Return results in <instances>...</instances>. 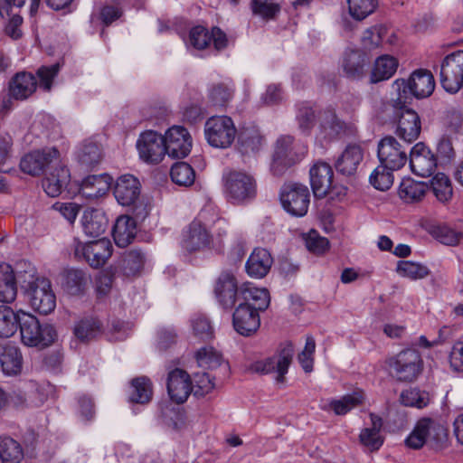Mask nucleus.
Wrapping results in <instances>:
<instances>
[{
	"instance_id": "680f3d73",
	"label": "nucleus",
	"mask_w": 463,
	"mask_h": 463,
	"mask_svg": "<svg viewBox=\"0 0 463 463\" xmlns=\"http://www.w3.org/2000/svg\"><path fill=\"white\" fill-rule=\"evenodd\" d=\"M385 33L386 29L379 25L366 29L361 38L364 47L369 50L378 47L383 42Z\"/></svg>"
},
{
	"instance_id": "9d476101",
	"label": "nucleus",
	"mask_w": 463,
	"mask_h": 463,
	"mask_svg": "<svg viewBox=\"0 0 463 463\" xmlns=\"http://www.w3.org/2000/svg\"><path fill=\"white\" fill-rule=\"evenodd\" d=\"M280 202L284 210L296 217L307 214L310 193L307 185L299 183L285 184L279 194Z\"/></svg>"
},
{
	"instance_id": "6ab92c4d",
	"label": "nucleus",
	"mask_w": 463,
	"mask_h": 463,
	"mask_svg": "<svg viewBox=\"0 0 463 463\" xmlns=\"http://www.w3.org/2000/svg\"><path fill=\"white\" fill-rule=\"evenodd\" d=\"M240 290L241 288L238 287V281L232 273H221L215 283L214 293L218 303L223 308L231 309L237 301L241 300Z\"/></svg>"
},
{
	"instance_id": "c85d7f7f",
	"label": "nucleus",
	"mask_w": 463,
	"mask_h": 463,
	"mask_svg": "<svg viewBox=\"0 0 463 463\" xmlns=\"http://www.w3.org/2000/svg\"><path fill=\"white\" fill-rule=\"evenodd\" d=\"M36 87L35 77L30 72L21 71L9 81V93L14 99L24 100L36 90Z\"/></svg>"
},
{
	"instance_id": "37998d69",
	"label": "nucleus",
	"mask_w": 463,
	"mask_h": 463,
	"mask_svg": "<svg viewBox=\"0 0 463 463\" xmlns=\"http://www.w3.org/2000/svg\"><path fill=\"white\" fill-rule=\"evenodd\" d=\"M146 262V255L138 250H131L122 256L120 269L128 276H136L140 273Z\"/></svg>"
},
{
	"instance_id": "a211bd4d",
	"label": "nucleus",
	"mask_w": 463,
	"mask_h": 463,
	"mask_svg": "<svg viewBox=\"0 0 463 463\" xmlns=\"http://www.w3.org/2000/svg\"><path fill=\"white\" fill-rule=\"evenodd\" d=\"M378 158L385 167L398 170L407 162V151L393 137H386L378 145Z\"/></svg>"
},
{
	"instance_id": "2eb2a0df",
	"label": "nucleus",
	"mask_w": 463,
	"mask_h": 463,
	"mask_svg": "<svg viewBox=\"0 0 463 463\" xmlns=\"http://www.w3.org/2000/svg\"><path fill=\"white\" fill-rule=\"evenodd\" d=\"M60 156L59 151L54 147L34 150L24 156L20 161L21 170L30 175L37 176L47 168L56 165Z\"/></svg>"
},
{
	"instance_id": "bf43d9fd",
	"label": "nucleus",
	"mask_w": 463,
	"mask_h": 463,
	"mask_svg": "<svg viewBox=\"0 0 463 463\" xmlns=\"http://www.w3.org/2000/svg\"><path fill=\"white\" fill-rule=\"evenodd\" d=\"M316 342L313 336H307L304 349L298 355V363L306 373H311L314 367Z\"/></svg>"
},
{
	"instance_id": "ddd939ff",
	"label": "nucleus",
	"mask_w": 463,
	"mask_h": 463,
	"mask_svg": "<svg viewBox=\"0 0 463 463\" xmlns=\"http://www.w3.org/2000/svg\"><path fill=\"white\" fill-rule=\"evenodd\" d=\"M440 84L449 93H457L463 86V51L447 55L440 66Z\"/></svg>"
},
{
	"instance_id": "cd10ccee",
	"label": "nucleus",
	"mask_w": 463,
	"mask_h": 463,
	"mask_svg": "<svg viewBox=\"0 0 463 463\" xmlns=\"http://www.w3.org/2000/svg\"><path fill=\"white\" fill-rule=\"evenodd\" d=\"M364 401V393L362 391H355L339 399H331L326 402H323L320 408L326 411H333L335 415L342 416L361 405Z\"/></svg>"
},
{
	"instance_id": "7c9ffc66",
	"label": "nucleus",
	"mask_w": 463,
	"mask_h": 463,
	"mask_svg": "<svg viewBox=\"0 0 463 463\" xmlns=\"http://www.w3.org/2000/svg\"><path fill=\"white\" fill-rule=\"evenodd\" d=\"M364 158V152L359 145H349L335 162L336 170L344 175H353Z\"/></svg>"
},
{
	"instance_id": "79ce46f5",
	"label": "nucleus",
	"mask_w": 463,
	"mask_h": 463,
	"mask_svg": "<svg viewBox=\"0 0 463 463\" xmlns=\"http://www.w3.org/2000/svg\"><path fill=\"white\" fill-rule=\"evenodd\" d=\"M426 189L427 186L424 183L405 178L400 184L399 196L406 203L418 202L424 197Z\"/></svg>"
},
{
	"instance_id": "f8f14e48",
	"label": "nucleus",
	"mask_w": 463,
	"mask_h": 463,
	"mask_svg": "<svg viewBox=\"0 0 463 463\" xmlns=\"http://www.w3.org/2000/svg\"><path fill=\"white\" fill-rule=\"evenodd\" d=\"M181 248L188 252H199L211 249L213 237L200 219H194L182 232Z\"/></svg>"
},
{
	"instance_id": "2f4dec72",
	"label": "nucleus",
	"mask_w": 463,
	"mask_h": 463,
	"mask_svg": "<svg viewBox=\"0 0 463 463\" xmlns=\"http://www.w3.org/2000/svg\"><path fill=\"white\" fill-rule=\"evenodd\" d=\"M240 294L241 296V303L250 305L251 308H255L258 313L266 310L269 306V294L264 288H260L245 284L241 287Z\"/></svg>"
},
{
	"instance_id": "a878e982",
	"label": "nucleus",
	"mask_w": 463,
	"mask_h": 463,
	"mask_svg": "<svg viewBox=\"0 0 463 463\" xmlns=\"http://www.w3.org/2000/svg\"><path fill=\"white\" fill-rule=\"evenodd\" d=\"M70 179L71 174L69 169L58 160L56 165L51 167V171L43 180V188L50 197H57L66 188Z\"/></svg>"
},
{
	"instance_id": "0e129e2a",
	"label": "nucleus",
	"mask_w": 463,
	"mask_h": 463,
	"mask_svg": "<svg viewBox=\"0 0 463 463\" xmlns=\"http://www.w3.org/2000/svg\"><path fill=\"white\" fill-rule=\"evenodd\" d=\"M306 246L309 251L321 254L329 248V241L316 231H311L306 237Z\"/></svg>"
},
{
	"instance_id": "49530a36",
	"label": "nucleus",
	"mask_w": 463,
	"mask_h": 463,
	"mask_svg": "<svg viewBox=\"0 0 463 463\" xmlns=\"http://www.w3.org/2000/svg\"><path fill=\"white\" fill-rule=\"evenodd\" d=\"M170 176L175 184L189 187L194 183L195 172L189 164L178 162L171 167Z\"/></svg>"
},
{
	"instance_id": "58836bf2",
	"label": "nucleus",
	"mask_w": 463,
	"mask_h": 463,
	"mask_svg": "<svg viewBox=\"0 0 463 463\" xmlns=\"http://www.w3.org/2000/svg\"><path fill=\"white\" fill-rule=\"evenodd\" d=\"M77 160L85 168L98 165L103 157L100 146L92 141L85 142L77 151Z\"/></svg>"
},
{
	"instance_id": "e433bc0d",
	"label": "nucleus",
	"mask_w": 463,
	"mask_h": 463,
	"mask_svg": "<svg viewBox=\"0 0 463 463\" xmlns=\"http://www.w3.org/2000/svg\"><path fill=\"white\" fill-rule=\"evenodd\" d=\"M0 365L5 374H17L22 368V355L19 349L14 345L1 346Z\"/></svg>"
},
{
	"instance_id": "393cba45",
	"label": "nucleus",
	"mask_w": 463,
	"mask_h": 463,
	"mask_svg": "<svg viewBox=\"0 0 463 463\" xmlns=\"http://www.w3.org/2000/svg\"><path fill=\"white\" fill-rule=\"evenodd\" d=\"M166 385L171 400L176 403L184 402L192 392L190 376L182 369H175L169 373Z\"/></svg>"
},
{
	"instance_id": "f3484780",
	"label": "nucleus",
	"mask_w": 463,
	"mask_h": 463,
	"mask_svg": "<svg viewBox=\"0 0 463 463\" xmlns=\"http://www.w3.org/2000/svg\"><path fill=\"white\" fill-rule=\"evenodd\" d=\"M293 354V346L288 344L271 357L256 362L252 365V370L261 373H278L277 381L282 382L284 375L288 373Z\"/></svg>"
},
{
	"instance_id": "1a4fd4ad",
	"label": "nucleus",
	"mask_w": 463,
	"mask_h": 463,
	"mask_svg": "<svg viewBox=\"0 0 463 463\" xmlns=\"http://www.w3.org/2000/svg\"><path fill=\"white\" fill-rule=\"evenodd\" d=\"M392 106L397 118V136L405 143L411 144L416 140L421 130V121L419 114L406 106V101L401 98L392 99Z\"/></svg>"
},
{
	"instance_id": "13d9d810",
	"label": "nucleus",
	"mask_w": 463,
	"mask_h": 463,
	"mask_svg": "<svg viewBox=\"0 0 463 463\" xmlns=\"http://www.w3.org/2000/svg\"><path fill=\"white\" fill-rule=\"evenodd\" d=\"M215 388L214 377L208 373H197L194 374L192 383V392L197 397H203Z\"/></svg>"
},
{
	"instance_id": "09e8293b",
	"label": "nucleus",
	"mask_w": 463,
	"mask_h": 463,
	"mask_svg": "<svg viewBox=\"0 0 463 463\" xmlns=\"http://www.w3.org/2000/svg\"><path fill=\"white\" fill-rule=\"evenodd\" d=\"M400 401L404 406L422 409L430 403L431 398L426 391L410 388L401 393Z\"/></svg>"
},
{
	"instance_id": "6e6552de",
	"label": "nucleus",
	"mask_w": 463,
	"mask_h": 463,
	"mask_svg": "<svg viewBox=\"0 0 463 463\" xmlns=\"http://www.w3.org/2000/svg\"><path fill=\"white\" fill-rule=\"evenodd\" d=\"M236 128L228 116H213L204 124V136L208 144L216 148L231 146L236 137Z\"/></svg>"
},
{
	"instance_id": "5701e85b",
	"label": "nucleus",
	"mask_w": 463,
	"mask_h": 463,
	"mask_svg": "<svg viewBox=\"0 0 463 463\" xmlns=\"http://www.w3.org/2000/svg\"><path fill=\"white\" fill-rule=\"evenodd\" d=\"M113 194L119 204L133 205L140 195V183L132 175H123L117 179Z\"/></svg>"
},
{
	"instance_id": "338daca9",
	"label": "nucleus",
	"mask_w": 463,
	"mask_h": 463,
	"mask_svg": "<svg viewBox=\"0 0 463 463\" xmlns=\"http://www.w3.org/2000/svg\"><path fill=\"white\" fill-rule=\"evenodd\" d=\"M251 9L253 14L266 19L273 18L275 14L279 11L278 5L268 1L260 0H252Z\"/></svg>"
},
{
	"instance_id": "b1692460",
	"label": "nucleus",
	"mask_w": 463,
	"mask_h": 463,
	"mask_svg": "<svg viewBox=\"0 0 463 463\" xmlns=\"http://www.w3.org/2000/svg\"><path fill=\"white\" fill-rule=\"evenodd\" d=\"M264 142L260 130L253 125L241 127L237 135V149L243 156L256 155Z\"/></svg>"
},
{
	"instance_id": "052dcab7",
	"label": "nucleus",
	"mask_w": 463,
	"mask_h": 463,
	"mask_svg": "<svg viewBox=\"0 0 463 463\" xmlns=\"http://www.w3.org/2000/svg\"><path fill=\"white\" fill-rule=\"evenodd\" d=\"M432 234L439 242L449 246L457 245L463 236L461 232H456L447 225L434 227Z\"/></svg>"
},
{
	"instance_id": "603ef678",
	"label": "nucleus",
	"mask_w": 463,
	"mask_h": 463,
	"mask_svg": "<svg viewBox=\"0 0 463 463\" xmlns=\"http://www.w3.org/2000/svg\"><path fill=\"white\" fill-rule=\"evenodd\" d=\"M87 284V278L83 271L80 269H70L64 277V288L71 295H78L81 293Z\"/></svg>"
},
{
	"instance_id": "864d4df0",
	"label": "nucleus",
	"mask_w": 463,
	"mask_h": 463,
	"mask_svg": "<svg viewBox=\"0 0 463 463\" xmlns=\"http://www.w3.org/2000/svg\"><path fill=\"white\" fill-rule=\"evenodd\" d=\"M196 360L200 367L213 370L221 365L222 358L213 347L205 346L197 351Z\"/></svg>"
},
{
	"instance_id": "774afa93",
	"label": "nucleus",
	"mask_w": 463,
	"mask_h": 463,
	"mask_svg": "<svg viewBox=\"0 0 463 463\" xmlns=\"http://www.w3.org/2000/svg\"><path fill=\"white\" fill-rule=\"evenodd\" d=\"M449 366L452 371L463 373V342L453 345L449 355Z\"/></svg>"
},
{
	"instance_id": "f03ea898",
	"label": "nucleus",
	"mask_w": 463,
	"mask_h": 463,
	"mask_svg": "<svg viewBox=\"0 0 463 463\" xmlns=\"http://www.w3.org/2000/svg\"><path fill=\"white\" fill-rule=\"evenodd\" d=\"M222 181L224 194L233 204H243L256 197V180L246 172L229 171L223 175Z\"/></svg>"
},
{
	"instance_id": "39448f33",
	"label": "nucleus",
	"mask_w": 463,
	"mask_h": 463,
	"mask_svg": "<svg viewBox=\"0 0 463 463\" xmlns=\"http://www.w3.org/2000/svg\"><path fill=\"white\" fill-rule=\"evenodd\" d=\"M447 436V430L442 424L424 418L417 422L405 443L413 449H419L426 443L433 448H439L446 442Z\"/></svg>"
},
{
	"instance_id": "3c124183",
	"label": "nucleus",
	"mask_w": 463,
	"mask_h": 463,
	"mask_svg": "<svg viewBox=\"0 0 463 463\" xmlns=\"http://www.w3.org/2000/svg\"><path fill=\"white\" fill-rule=\"evenodd\" d=\"M397 272L402 277L416 280L426 278L430 274V269L420 263L400 260L397 264Z\"/></svg>"
},
{
	"instance_id": "8fccbe9b",
	"label": "nucleus",
	"mask_w": 463,
	"mask_h": 463,
	"mask_svg": "<svg viewBox=\"0 0 463 463\" xmlns=\"http://www.w3.org/2000/svg\"><path fill=\"white\" fill-rule=\"evenodd\" d=\"M430 186L439 202L446 203L451 199L453 189L449 178L445 174L438 173L435 175L431 179Z\"/></svg>"
},
{
	"instance_id": "6e6d98bb",
	"label": "nucleus",
	"mask_w": 463,
	"mask_h": 463,
	"mask_svg": "<svg viewBox=\"0 0 463 463\" xmlns=\"http://www.w3.org/2000/svg\"><path fill=\"white\" fill-rule=\"evenodd\" d=\"M191 326L194 336L206 341L213 336V328L210 320L203 315H194L191 319Z\"/></svg>"
},
{
	"instance_id": "aec40b11",
	"label": "nucleus",
	"mask_w": 463,
	"mask_h": 463,
	"mask_svg": "<svg viewBox=\"0 0 463 463\" xmlns=\"http://www.w3.org/2000/svg\"><path fill=\"white\" fill-rule=\"evenodd\" d=\"M410 166L415 175L428 177L434 173L437 167V159L430 149L420 142L411 149Z\"/></svg>"
},
{
	"instance_id": "e2e57ef3",
	"label": "nucleus",
	"mask_w": 463,
	"mask_h": 463,
	"mask_svg": "<svg viewBox=\"0 0 463 463\" xmlns=\"http://www.w3.org/2000/svg\"><path fill=\"white\" fill-rule=\"evenodd\" d=\"M59 71V63H54L50 66L40 67L37 71V76L40 80V87L46 91L51 90L52 81L54 78L58 75Z\"/></svg>"
},
{
	"instance_id": "5fc2aeb1",
	"label": "nucleus",
	"mask_w": 463,
	"mask_h": 463,
	"mask_svg": "<svg viewBox=\"0 0 463 463\" xmlns=\"http://www.w3.org/2000/svg\"><path fill=\"white\" fill-rule=\"evenodd\" d=\"M392 171L380 164L371 174L370 184L378 190H388L393 183Z\"/></svg>"
},
{
	"instance_id": "7ed1b4c3",
	"label": "nucleus",
	"mask_w": 463,
	"mask_h": 463,
	"mask_svg": "<svg viewBox=\"0 0 463 463\" xmlns=\"http://www.w3.org/2000/svg\"><path fill=\"white\" fill-rule=\"evenodd\" d=\"M21 340L27 346L45 347L53 343L56 331L50 324H40L33 315L21 312L18 324Z\"/></svg>"
},
{
	"instance_id": "c9c22d12",
	"label": "nucleus",
	"mask_w": 463,
	"mask_h": 463,
	"mask_svg": "<svg viewBox=\"0 0 463 463\" xmlns=\"http://www.w3.org/2000/svg\"><path fill=\"white\" fill-rule=\"evenodd\" d=\"M16 279L12 267L7 263L0 264V301L11 303L16 298Z\"/></svg>"
},
{
	"instance_id": "f257e3e1",
	"label": "nucleus",
	"mask_w": 463,
	"mask_h": 463,
	"mask_svg": "<svg viewBox=\"0 0 463 463\" xmlns=\"http://www.w3.org/2000/svg\"><path fill=\"white\" fill-rule=\"evenodd\" d=\"M17 280L24 288L30 305L35 311L47 315L54 310L56 297L51 282L45 278L37 277L34 267L29 264L28 269L19 270Z\"/></svg>"
},
{
	"instance_id": "69168bd1",
	"label": "nucleus",
	"mask_w": 463,
	"mask_h": 463,
	"mask_svg": "<svg viewBox=\"0 0 463 463\" xmlns=\"http://www.w3.org/2000/svg\"><path fill=\"white\" fill-rule=\"evenodd\" d=\"M189 42L195 49H204L211 43L210 33L206 28L195 26L190 31Z\"/></svg>"
},
{
	"instance_id": "a19ab883",
	"label": "nucleus",
	"mask_w": 463,
	"mask_h": 463,
	"mask_svg": "<svg viewBox=\"0 0 463 463\" xmlns=\"http://www.w3.org/2000/svg\"><path fill=\"white\" fill-rule=\"evenodd\" d=\"M22 310L14 312L10 307L0 306V337L13 336L18 328Z\"/></svg>"
},
{
	"instance_id": "de8ad7c7",
	"label": "nucleus",
	"mask_w": 463,
	"mask_h": 463,
	"mask_svg": "<svg viewBox=\"0 0 463 463\" xmlns=\"http://www.w3.org/2000/svg\"><path fill=\"white\" fill-rule=\"evenodd\" d=\"M101 332L99 320L87 317L80 320L74 326V335L80 341H89L95 338Z\"/></svg>"
},
{
	"instance_id": "4d7b16f0",
	"label": "nucleus",
	"mask_w": 463,
	"mask_h": 463,
	"mask_svg": "<svg viewBox=\"0 0 463 463\" xmlns=\"http://www.w3.org/2000/svg\"><path fill=\"white\" fill-rule=\"evenodd\" d=\"M350 14L356 20H363L376 8L377 0H347Z\"/></svg>"
},
{
	"instance_id": "4be33fe9",
	"label": "nucleus",
	"mask_w": 463,
	"mask_h": 463,
	"mask_svg": "<svg viewBox=\"0 0 463 463\" xmlns=\"http://www.w3.org/2000/svg\"><path fill=\"white\" fill-rule=\"evenodd\" d=\"M333 169L323 161H317L309 169L310 184L315 197L324 198L331 189Z\"/></svg>"
},
{
	"instance_id": "9b49d317",
	"label": "nucleus",
	"mask_w": 463,
	"mask_h": 463,
	"mask_svg": "<svg viewBox=\"0 0 463 463\" xmlns=\"http://www.w3.org/2000/svg\"><path fill=\"white\" fill-rule=\"evenodd\" d=\"M140 160L147 165H158L165 155V142L163 135L155 130L142 132L136 143Z\"/></svg>"
},
{
	"instance_id": "c756f323",
	"label": "nucleus",
	"mask_w": 463,
	"mask_h": 463,
	"mask_svg": "<svg viewBox=\"0 0 463 463\" xmlns=\"http://www.w3.org/2000/svg\"><path fill=\"white\" fill-rule=\"evenodd\" d=\"M272 263L273 259L266 249L256 248L246 261L245 268L249 276L261 279L268 274Z\"/></svg>"
},
{
	"instance_id": "a18cd8bd",
	"label": "nucleus",
	"mask_w": 463,
	"mask_h": 463,
	"mask_svg": "<svg viewBox=\"0 0 463 463\" xmlns=\"http://www.w3.org/2000/svg\"><path fill=\"white\" fill-rule=\"evenodd\" d=\"M131 393L129 399L136 403H147L152 398V383L147 377L142 376L134 379L131 383Z\"/></svg>"
},
{
	"instance_id": "412c9836",
	"label": "nucleus",
	"mask_w": 463,
	"mask_h": 463,
	"mask_svg": "<svg viewBox=\"0 0 463 463\" xmlns=\"http://www.w3.org/2000/svg\"><path fill=\"white\" fill-rule=\"evenodd\" d=\"M232 325L238 334L250 336L256 333L260 326V315L250 305L240 303L233 312Z\"/></svg>"
},
{
	"instance_id": "f704fd0d",
	"label": "nucleus",
	"mask_w": 463,
	"mask_h": 463,
	"mask_svg": "<svg viewBox=\"0 0 463 463\" xmlns=\"http://www.w3.org/2000/svg\"><path fill=\"white\" fill-rule=\"evenodd\" d=\"M320 133L324 138L333 139L345 133L347 126L332 109L323 112L320 118Z\"/></svg>"
},
{
	"instance_id": "4468645a",
	"label": "nucleus",
	"mask_w": 463,
	"mask_h": 463,
	"mask_svg": "<svg viewBox=\"0 0 463 463\" xmlns=\"http://www.w3.org/2000/svg\"><path fill=\"white\" fill-rule=\"evenodd\" d=\"M111 242L101 238L88 243L75 241L74 254L79 259H84L91 267L99 268L103 266L111 256Z\"/></svg>"
},
{
	"instance_id": "473e14b6",
	"label": "nucleus",
	"mask_w": 463,
	"mask_h": 463,
	"mask_svg": "<svg viewBox=\"0 0 463 463\" xmlns=\"http://www.w3.org/2000/svg\"><path fill=\"white\" fill-rule=\"evenodd\" d=\"M137 234L136 221L127 215L119 216L113 228V238L115 243L125 248L129 245Z\"/></svg>"
},
{
	"instance_id": "c03bdc74",
	"label": "nucleus",
	"mask_w": 463,
	"mask_h": 463,
	"mask_svg": "<svg viewBox=\"0 0 463 463\" xmlns=\"http://www.w3.org/2000/svg\"><path fill=\"white\" fill-rule=\"evenodd\" d=\"M24 457L21 445L10 437H0V459L2 463H19Z\"/></svg>"
},
{
	"instance_id": "bb28decb",
	"label": "nucleus",
	"mask_w": 463,
	"mask_h": 463,
	"mask_svg": "<svg viewBox=\"0 0 463 463\" xmlns=\"http://www.w3.org/2000/svg\"><path fill=\"white\" fill-rule=\"evenodd\" d=\"M112 181V177L108 174L89 175L82 181L80 194L88 199H97L107 194Z\"/></svg>"
},
{
	"instance_id": "4c0bfd02",
	"label": "nucleus",
	"mask_w": 463,
	"mask_h": 463,
	"mask_svg": "<svg viewBox=\"0 0 463 463\" xmlns=\"http://www.w3.org/2000/svg\"><path fill=\"white\" fill-rule=\"evenodd\" d=\"M398 68V61L388 54L376 59L371 73V81L373 83L390 79Z\"/></svg>"
},
{
	"instance_id": "0eeeda50",
	"label": "nucleus",
	"mask_w": 463,
	"mask_h": 463,
	"mask_svg": "<svg viewBox=\"0 0 463 463\" xmlns=\"http://www.w3.org/2000/svg\"><path fill=\"white\" fill-rule=\"evenodd\" d=\"M306 153V147L295 142L291 136L279 137L275 144L271 171L276 175L299 162Z\"/></svg>"
},
{
	"instance_id": "20e7f679",
	"label": "nucleus",
	"mask_w": 463,
	"mask_h": 463,
	"mask_svg": "<svg viewBox=\"0 0 463 463\" xmlns=\"http://www.w3.org/2000/svg\"><path fill=\"white\" fill-rule=\"evenodd\" d=\"M392 89L396 92L397 98L405 101L408 93L417 99H424L432 94L435 89V80L430 71L420 69L413 71L408 80L404 79L394 80Z\"/></svg>"
},
{
	"instance_id": "ea45409f",
	"label": "nucleus",
	"mask_w": 463,
	"mask_h": 463,
	"mask_svg": "<svg viewBox=\"0 0 463 463\" xmlns=\"http://www.w3.org/2000/svg\"><path fill=\"white\" fill-rule=\"evenodd\" d=\"M366 65L365 55L360 51H350L345 54L343 70L347 77L361 78L364 73Z\"/></svg>"
},
{
	"instance_id": "dca6fc26",
	"label": "nucleus",
	"mask_w": 463,
	"mask_h": 463,
	"mask_svg": "<svg viewBox=\"0 0 463 463\" xmlns=\"http://www.w3.org/2000/svg\"><path fill=\"white\" fill-rule=\"evenodd\" d=\"M166 155L172 158H184L191 152L193 141L188 130L182 126L169 128L163 136Z\"/></svg>"
},
{
	"instance_id": "72a5a7b5",
	"label": "nucleus",
	"mask_w": 463,
	"mask_h": 463,
	"mask_svg": "<svg viewBox=\"0 0 463 463\" xmlns=\"http://www.w3.org/2000/svg\"><path fill=\"white\" fill-rule=\"evenodd\" d=\"M84 233L92 238L101 236L108 228V220L104 213L98 210H87L81 218Z\"/></svg>"
},
{
	"instance_id": "423d86ee",
	"label": "nucleus",
	"mask_w": 463,
	"mask_h": 463,
	"mask_svg": "<svg viewBox=\"0 0 463 463\" xmlns=\"http://www.w3.org/2000/svg\"><path fill=\"white\" fill-rule=\"evenodd\" d=\"M391 375L398 382L411 383L421 373L423 361L416 349H405L390 358Z\"/></svg>"
}]
</instances>
